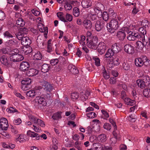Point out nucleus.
<instances>
[{"mask_svg": "<svg viewBox=\"0 0 150 150\" xmlns=\"http://www.w3.org/2000/svg\"><path fill=\"white\" fill-rule=\"evenodd\" d=\"M117 142V138L115 137H113L111 138L110 141V144L113 145L115 144Z\"/></svg>", "mask_w": 150, "mask_h": 150, "instance_id": "nucleus-51", "label": "nucleus"}, {"mask_svg": "<svg viewBox=\"0 0 150 150\" xmlns=\"http://www.w3.org/2000/svg\"><path fill=\"white\" fill-rule=\"evenodd\" d=\"M37 124L40 126L44 127L45 126V124L44 122L42 120L39 119L38 120Z\"/></svg>", "mask_w": 150, "mask_h": 150, "instance_id": "nucleus-59", "label": "nucleus"}, {"mask_svg": "<svg viewBox=\"0 0 150 150\" xmlns=\"http://www.w3.org/2000/svg\"><path fill=\"white\" fill-rule=\"evenodd\" d=\"M98 139L99 142H105L106 140V136L103 134L99 135L98 137Z\"/></svg>", "mask_w": 150, "mask_h": 150, "instance_id": "nucleus-30", "label": "nucleus"}, {"mask_svg": "<svg viewBox=\"0 0 150 150\" xmlns=\"http://www.w3.org/2000/svg\"><path fill=\"white\" fill-rule=\"evenodd\" d=\"M103 127L105 129L110 130L111 129V126L108 123H105Z\"/></svg>", "mask_w": 150, "mask_h": 150, "instance_id": "nucleus-55", "label": "nucleus"}, {"mask_svg": "<svg viewBox=\"0 0 150 150\" xmlns=\"http://www.w3.org/2000/svg\"><path fill=\"white\" fill-rule=\"evenodd\" d=\"M135 64L137 66L141 67L143 65L144 63L141 58H138L135 59Z\"/></svg>", "mask_w": 150, "mask_h": 150, "instance_id": "nucleus-20", "label": "nucleus"}, {"mask_svg": "<svg viewBox=\"0 0 150 150\" xmlns=\"http://www.w3.org/2000/svg\"><path fill=\"white\" fill-rule=\"evenodd\" d=\"M41 66V71L44 73H46L48 72L50 69L49 65L46 64H44Z\"/></svg>", "mask_w": 150, "mask_h": 150, "instance_id": "nucleus-22", "label": "nucleus"}, {"mask_svg": "<svg viewBox=\"0 0 150 150\" xmlns=\"http://www.w3.org/2000/svg\"><path fill=\"white\" fill-rule=\"evenodd\" d=\"M79 94L75 92L71 93V97L74 100L77 99L79 97Z\"/></svg>", "mask_w": 150, "mask_h": 150, "instance_id": "nucleus-43", "label": "nucleus"}, {"mask_svg": "<svg viewBox=\"0 0 150 150\" xmlns=\"http://www.w3.org/2000/svg\"><path fill=\"white\" fill-rule=\"evenodd\" d=\"M30 67L29 63L26 61L22 62L19 66L20 69L22 71H25Z\"/></svg>", "mask_w": 150, "mask_h": 150, "instance_id": "nucleus-9", "label": "nucleus"}, {"mask_svg": "<svg viewBox=\"0 0 150 150\" xmlns=\"http://www.w3.org/2000/svg\"><path fill=\"white\" fill-rule=\"evenodd\" d=\"M139 32L141 33L140 34L141 36L142 37V38H144V39L145 36L144 35L146 34V31L145 29H144L143 27H141L140 28H139ZM144 40H145V39H144Z\"/></svg>", "mask_w": 150, "mask_h": 150, "instance_id": "nucleus-27", "label": "nucleus"}, {"mask_svg": "<svg viewBox=\"0 0 150 150\" xmlns=\"http://www.w3.org/2000/svg\"><path fill=\"white\" fill-rule=\"evenodd\" d=\"M65 17L66 20L69 21H71L72 20V16L70 14H67L66 15Z\"/></svg>", "mask_w": 150, "mask_h": 150, "instance_id": "nucleus-61", "label": "nucleus"}, {"mask_svg": "<svg viewBox=\"0 0 150 150\" xmlns=\"http://www.w3.org/2000/svg\"><path fill=\"white\" fill-rule=\"evenodd\" d=\"M10 47H4L1 50L2 52L4 54H8V52L9 51Z\"/></svg>", "mask_w": 150, "mask_h": 150, "instance_id": "nucleus-64", "label": "nucleus"}, {"mask_svg": "<svg viewBox=\"0 0 150 150\" xmlns=\"http://www.w3.org/2000/svg\"><path fill=\"white\" fill-rule=\"evenodd\" d=\"M81 145L82 144L80 142L77 141L75 143L74 146L78 150H81Z\"/></svg>", "mask_w": 150, "mask_h": 150, "instance_id": "nucleus-37", "label": "nucleus"}, {"mask_svg": "<svg viewBox=\"0 0 150 150\" xmlns=\"http://www.w3.org/2000/svg\"><path fill=\"white\" fill-rule=\"evenodd\" d=\"M136 83L138 86L142 88H144L146 86L144 81L141 79L137 80Z\"/></svg>", "mask_w": 150, "mask_h": 150, "instance_id": "nucleus-24", "label": "nucleus"}, {"mask_svg": "<svg viewBox=\"0 0 150 150\" xmlns=\"http://www.w3.org/2000/svg\"><path fill=\"white\" fill-rule=\"evenodd\" d=\"M33 63V67L37 69L40 68L42 64V60H35Z\"/></svg>", "mask_w": 150, "mask_h": 150, "instance_id": "nucleus-18", "label": "nucleus"}, {"mask_svg": "<svg viewBox=\"0 0 150 150\" xmlns=\"http://www.w3.org/2000/svg\"><path fill=\"white\" fill-rule=\"evenodd\" d=\"M42 55L39 52H38L33 56V58L35 60H41Z\"/></svg>", "mask_w": 150, "mask_h": 150, "instance_id": "nucleus-23", "label": "nucleus"}, {"mask_svg": "<svg viewBox=\"0 0 150 150\" xmlns=\"http://www.w3.org/2000/svg\"><path fill=\"white\" fill-rule=\"evenodd\" d=\"M8 126V122L6 119L2 118L0 119V127L1 129L6 130Z\"/></svg>", "mask_w": 150, "mask_h": 150, "instance_id": "nucleus-6", "label": "nucleus"}, {"mask_svg": "<svg viewBox=\"0 0 150 150\" xmlns=\"http://www.w3.org/2000/svg\"><path fill=\"white\" fill-rule=\"evenodd\" d=\"M128 119L130 121L134 122L135 121L136 116L134 114H132L128 117Z\"/></svg>", "mask_w": 150, "mask_h": 150, "instance_id": "nucleus-44", "label": "nucleus"}, {"mask_svg": "<svg viewBox=\"0 0 150 150\" xmlns=\"http://www.w3.org/2000/svg\"><path fill=\"white\" fill-rule=\"evenodd\" d=\"M35 102L37 105H40L43 106H45L47 104L45 99L42 96H37L35 98Z\"/></svg>", "mask_w": 150, "mask_h": 150, "instance_id": "nucleus-2", "label": "nucleus"}, {"mask_svg": "<svg viewBox=\"0 0 150 150\" xmlns=\"http://www.w3.org/2000/svg\"><path fill=\"white\" fill-rule=\"evenodd\" d=\"M6 110L10 113H12L14 112H17V110L14 108L12 107H10L8 109H6Z\"/></svg>", "mask_w": 150, "mask_h": 150, "instance_id": "nucleus-47", "label": "nucleus"}, {"mask_svg": "<svg viewBox=\"0 0 150 150\" xmlns=\"http://www.w3.org/2000/svg\"><path fill=\"white\" fill-rule=\"evenodd\" d=\"M15 35L17 38L19 40H21V41L22 40H23V37H26L22 33V32H21L19 31L18 32L16 33Z\"/></svg>", "mask_w": 150, "mask_h": 150, "instance_id": "nucleus-31", "label": "nucleus"}, {"mask_svg": "<svg viewBox=\"0 0 150 150\" xmlns=\"http://www.w3.org/2000/svg\"><path fill=\"white\" fill-rule=\"evenodd\" d=\"M16 24L20 26H23L25 24V22L24 21L22 18H18V19L16 20Z\"/></svg>", "mask_w": 150, "mask_h": 150, "instance_id": "nucleus-25", "label": "nucleus"}, {"mask_svg": "<svg viewBox=\"0 0 150 150\" xmlns=\"http://www.w3.org/2000/svg\"><path fill=\"white\" fill-rule=\"evenodd\" d=\"M65 5L64 6V7L65 9L67 10H70L72 8V6H71V4L69 3L67 1L65 3Z\"/></svg>", "mask_w": 150, "mask_h": 150, "instance_id": "nucleus-42", "label": "nucleus"}, {"mask_svg": "<svg viewBox=\"0 0 150 150\" xmlns=\"http://www.w3.org/2000/svg\"><path fill=\"white\" fill-rule=\"evenodd\" d=\"M68 68L69 70L74 74H76L79 72L78 70L74 66L71 65H69Z\"/></svg>", "mask_w": 150, "mask_h": 150, "instance_id": "nucleus-21", "label": "nucleus"}, {"mask_svg": "<svg viewBox=\"0 0 150 150\" xmlns=\"http://www.w3.org/2000/svg\"><path fill=\"white\" fill-rule=\"evenodd\" d=\"M27 134L31 137H36L37 140H39L40 139V136L38 134L30 130H28L27 132ZM40 137L41 138H43L44 139H46L47 138L46 135L45 134H42Z\"/></svg>", "mask_w": 150, "mask_h": 150, "instance_id": "nucleus-5", "label": "nucleus"}, {"mask_svg": "<svg viewBox=\"0 0 150 150\" xmlns=\"http://www.w3.org/2000/svg\"><path fill=\"white\" fill-rule=\"evenodd\" d=\"M61 117L59 113L54 114L52 117V118L54 120H57L59 118Z\"/></svg>", "mask_w": 150, "mask_h": 150, "instance_id": "nucleus-56", "label": "nucleus"}, {"mask_svg": "<svg viewBox=\"0 0 150 150\" xmlns=\"http://www.w3.org/2000/svg\"><path fill=\"white\" fill-rule=\"evenodd\" d=\"M10 59L11 61L17 62L22 61L24 57L22 55L18 53L11 55Z\"/></svg>", "mask_w": 150, "mask_h": 150, "instance_id": "nucleus-3", "label": "nucleus"}, {"mask_svg": "<svg viewBox=\"0 0 150 150\" xmlns=\"http://www.w3.org/2000/svg\"><path fill=\"white\" fill-rule=\"evenodd\" d=\"M125 99L127 100V104L128 105H132L135 103V102L134 100H131L129 98H125Z\"/></svg>", "mask_w": 150, "mask_h": 150, "instance_id": "nucleus-40", "label": "nucleus"}, {"mask_svg": "<svg viewBox=\"0 0 150 150\" xmlns=\"http://www.w3.org/2000/svg\"><path fill=\"white\" fill-rule=\"evenodd\" d=\"M110 16L107 12H104L102 14V18L104 21H106L109 19Z\"/></svg>", "mask_w": 150, "mask_h": 150, "instance_id": "nucleus-36", "label": "nucleus"}, {"mask_svg": "<svg viewBox=\"0 0 150 150\" xmlns=\"http://www.w3.org/2000/svg\"><path fill=\"white\" fill-rule=\"evenodd\" d=\"M98 40L97 37L96 36H94L92 40H90L89 42H87V46L88 47L89 46L94 47L96 46L97 44Z\"/></svg>", "mask_w": 150, "mask_h": 150, "instance_id": "nucleus-10", "label": "nucleus"}, {"mask_svg": "<svg viewBox=\"0 0 150 150\" xmlns=\"http://www.w3.org/2000/svg\"><path fill=\"white\" fill-rule=\"evenodd\" d=\"M73 13L75 17L78 16L79 15V9L77 7L74 8L73 10Z\"/></svg>", "mask_w": 150, "mask_h": 150, "instance_id": "nucleus-38", "label": "nucleus"}, {"mask_svg": "<svg viewBox=\"0 0 150 150\" xmlns=\"http://www.w3.org/2000/svg\"><path fill=\"white\" fill-rule=\"evenodd\" d=\"M123 46V43L122 42H119L114 43L112 45V47H119Z\"/></svg>", "mask_w": 150, "mask_h": 150, "instance_id": "nucleus-57", "label": "nucleus"}, {"mask_svg": "<svg viewBox=\"0 0 150 150\" xmlns=\"http://www.w3.org/2000/svg\"><path fill=\"white\" fill-rule=\"evenodd\" d=\"M143 94L146 97L148 98L150 97V89H145L143 92Z\"/></svg>", "mask_w": 150, "mask_h": 150, "instance_id": "nucleus-35", "label": "nucleus"}, {"mask_svg": "<svg viewBox=\"0 0 150 150\" xmlns=\"http://www.w3.org/2000/svg\"><path fill=\"white\" fill-rule=\"evenodd\" d=\"M58 62V60L57 59H53L50 61L51 64L52 66L56 65Z\"/></svg>", "mask_w": 150, "mask_h": 150, "instance_id": "nucleus-46", "label": "nucleus"}, {"mask_svg": "<svg viewBox=\"0 0 150 150\" xmlns=\"http://www.w3.org/2000/svg\"><path fill=\"white\" fill-rule=\"evenodd\" d=\"M19 31L21 32H22L23 34L25 35L26 33L28 32V30L27 28L24 27L21 28Z\"/></svg>", "mask_w": 150, "mask_h": 150, "instance_id": "nucleus-52", "label": "nucleus"}, {"mask_svg": "<svg viewBox=\"0 0 150 150\" xmlns=\"http://www.w3.org/2000/svg\"><path fill=\"white\" fill-rule=\"evenodd\" d=\"M14 44H15L14 42L12 40H9L6 42V45L8 47L11 46Z\"/></svg>", "mask_w": 150, "mask_h": 150, "instance_id": "nucleus-49", "label": "nucleus"}, {"mask_svg": "<svg viewBox=\"0 0 150 150\" xmlns=\"http://www.w3.org/2000/svg\"><path fill=\"white\" fill-rule=\"evenodd\" d=\"M22 51V53H23L25 54H28L31 53L33 50L32 47H23L21 49Z\"/></svg>", "mask_w": 150, "mask_h": 150, "instance_id": "nucleus-19", "label": "nucleus"}, {"mask_svg": "<svg viewBox=\"0 0 150 150\" xmlns=\"http://www.w3.org/2000/svg\"><path fill=\"white\" fill-rule=\"evenodd\" d=\"M5 18V15L4 12L0 10V20H4Z\"/></svg>", "mask_w": 150, "mask_h": 150, "instance_id": "nucleus-60", "label": "nucleus"}, {"mask_svg": "<svg viewBox=\"0 0 150 150\" xmlns=\"http://www.w3.org/2000/svg\"><path fill=\"white\" fill-rule=\"evenodd\" d=\"M117 36L120 40H124L126 36V33L125 31L122 29V30L118 31Z\"/></svg>", "mask_w": 150, "mask_h": 150, "instance_id": "nucleus-13", "label": "nucleus"}, {"mask_svg": "<svg viewBox=\"0 0 150 150\" xmlns=\"http://www.w3.org/2000/svg\"><path fill=\"white\" fill-rule=\"evenodd\" d=\"M108 14L109 15L110 18L111 17H113V18L115 17L116 16V14L114 12V11L112 10V8H110L109 9Z\"/></svg>", "mask_w": 150, "mask_h": 150, "instance_id": "nucleus-41", "label": "nucleus"}, {"mask_svg": "<svg viewBox=\"0 0 150 150\" xmlns=\"http://www.w3.org/2000/svg\"><path fill=\"white\" fill-rule=\"evenodd\" d=\"M106 23L105 21L101 19L97 21L95 24V28L96 31H100L105 25Z\"/></svg>", "mask_w": 150, "mask_h": 150, "instance_id": "nucleus-4", "label": "nucleus"}, {"mask_svg": "<svg viewBox=\"0 0 150 150\" xmlns=\"http://www.w3.org/2000/svg\"><path fill=\"white\" fill-rule=\"evenodd\" d=\"M29 118L30 120L33 122L34 124H36L37 123L38 120L39 119L38 118L36 117L33 115H30V116Z\"/></svg>", "mask_w": 150, "mask_h": 150, "instance_id": "nucleus-39", "label": "nucleus"}, {"mask_svg": "<svg viewBox=\"0 0 150 150\" xmlns=\"http://www.w3.org/2000/svg\"><path fill=\"white\" fill-rule=\"evenodd\" d=\"M82 7L84 8H88L91 6V3L89 0H83L81 2Z\"/></svg>", "mask_w": 150, "mask_h": 150, "instance_id": "nucleus-16", "label": "nucleus"}, {"mask_svg": "<svg viewBox=\"0 0 150 150\" xmlns=\"http://www.w3.org/2000/svg\"><path fill=\"white\" fill-rule=\"evenodd\" d=\"M32 81L31 79L29 78H26L22 81L21 83L22 84L27 85H29Z\"/></svg>", "mask_w": 150, "mask_h": 150, "instance_id": "nucleus-26", "label": "nucleus"}, {"mask_svg": "<svg viewBox=\"0 0 150 150\" xmlns=\"http://www.w3.org/2000/svg\"><path fill=\"white\" fill-rule=\"evenodd\" d=\"M104 69L103 72V76L105 79H108L110 78L109 75L106 72L105 69Z\"/></svg>", "mask_w": 150, "mask_h": 150, "instance_id": "nucleus-45", "label": "nucleus"}, {"mask_svg": "<svg viewBox=\"0 0 150 150\" xmlns=\"http://www.w3.org/2000/svg\"><path fill=\"white\" fill-rule=\"evenodd\" d=\"M93 59L94 61L95 64L97 67L100 66V60L99 59L96 57H93Z\"/></svg>", "mask_w": 150, "mask_h": 150, "instance_id": "nucleus-34", "label": "nucleus"}, {"mask_svg": "<svg viewBox=\"0 0 150 150\" xmlns=\"http://www.w3.org/2000/svg\"><path fill=\"white\" fill-rule=\"evenodd\" d=\"M112 148L110 146H102V150H112Z\"/></svg>", "mask_w": 150, "mask_h": 150, "instance_id": "nucleus-63", "label": "nucleus"}, {"mask_svg": "<svg viewBox=\"0 0 150 150\" xmlns=\"http://www.w3.org/2000/svg\"><path fill=\"white\" fill-rule=\"evenodd\" d=\"M124 50L125 52L129 54H132L135 52L134 47H125Z\"/></svg>", "mask_w": 150, "mask_h": 150, "instance_id": "nucleus-28", "label": "nucleus"}, {"mask_svg": "<svg viewBox=\"0 0 150 150\" xmlns=\"http://www.w3.org/2000/svg\"><path fill=\"white\" fill-rule=\"evenodd\" d=\"M111 49H109L108 50L107 53L105 54V58H109L110 59L112 58V56L114 55L115 52L114 50H113L114 48Z\"/></svg>", "mask_w": 150, "mask_h": 150, "instance_id": "nucleus-15", "label": "nucleus"}, {"mask_svg": "<svg viewBox=\"0 0 150 150\" xmlns=\"http://www.w3.org/2000/svg\"><path fill=\"white\" fill-rule=\"evenodd\" d=\"M95 145L97 146L95 147V150H102V145L99 143H97Z\"/></svg>", "mask_w": 150, "mask_h": 150, "instance_id": "nucleus-53", "label": "nucleus"}, {"mask_svg": "<svg viewBox=\"0 0 150 150\" xmlns=\"http://www.w3.org/2000/svg\"><path fill=\"white\" fill-rule=\"evenodd\" d=\"M110 62H112V64H114L116 65H118L120 64V62H119V59L117 58L113 59V57L112 58L110 59Z\"/></svg>", "mask_w": 150, "mask_h": 150, "instance_id": "nucleus-32", "label": "nucleus"}, {"mask_svg": "<svg viewBox=\"0 0 150 150\" xmlns=\"http://www.w3.org/2000/svg\"><path fill=\"white\" fill-rule=\"evenodd\" d=\"M2 136L5 137L7 138H9L11 137V136L7 132L4 131L1 134Z\"/></svg>", "mask_w": 150, "mask_h": 150, "instance_id": "nucleus-62", "label": "nucleus"}, {"mask_svg": "<svg viewBox=\"0 0 150 150\" xmlns=\"http://www.w3.org/2000/svg\"><path fill=\"white\" fill-rule=\"evenodd\" d=\"M8 59L6 56L5 55L2 56L0 58V61L2 64L7 66L8 65Z\"/></svg>", "mask_w": 150, "mask_h": 150, "instance_id": "nucleus-17", "label": "nucleus"}, {"mask_svg": "<svg viewBox=\"0 0 150 150\" xmlns=\"http://www.w3.org/2000/svg\"><path fill=\"white\" fill-rule=\"evenodd\" d=\"M38 27L40 32L44 33V37L46 38L48 32V28L47 27H45V26L42 23L38 25Z\"/></svg>", "mask_w": 150, "mask_h": 150, "instance_id": "nucleus-7", "label": "nucleus"}, {"mask_svg": "<svg viewBox=\"0 0 150 150\" xmlns=\"http://www.w3.org/2000/svg\"><path fill=\"white\" fill-rule=\"evenodd\" d=\"M42 88L47 92H50L53 89V87L48 82L45 81L42 83Z\"/></svg>", "mask_w": 150, "mask_h": 150, "instance_id": "nucleus-8", "label": "nucleus"}, {"mask_svg": "<svg viewBox=\"0 0 150 150\" xmlns=\"http://www.w3.org/2000/svg\"><path fill=\"white\" fill-rule=\"evenodd\" d=\"M31 43V40L26 36L24 37L23 40H22L21 41V44L25 47L28 46V47H30L29 45Z\"/></svg>", "mask_w": 150, "mask_h": 150, "instance_id": "nucleus-12", "label": "nucleus"}, {"mask_svg": "<svg viewBox=\"0 0 150 150\" xmlns=\"http://www.w3.org/2000/svg\"><path fill=\"white\" fill-rule=\"evenodd\" d=\"M36 92L33 90H30L27 91L26 95L28 97H34L36 95Z\"/></svg>", "mask_w": 150, "mask_h": 150, "instance_id": "nucleus-33", "label": "nucleus"}, {"mask_svg": "<svg viewBox=\"0 0 150 150\" xmlns=\"http://www.w3.org/2000/svg\"><path fill=\"white\" fill-rule=\"evenodd\" d=\"M86 40V38L84 36H82L81 37V39L79 41V43L82 45L83 46H84V44H85V42H84Z\"/></svg>", "mask_w": 150, "mask_h": 150, "instance_id": "nucleus-48", "label": "nucleus"}, {"mask_svg": "<svg viewBox=\"0 0 150 150\" xmlns=\"http://www.w3.org/2000/svg\"><path fill=\"white\" fill-rule=\"evenodd\" d=\"M83 25L87 29H91L92 26L91 21L88 20H85L83 21Z\"/></svg>", "mask_w": 150, "mask_h": 150, "instance_id": "nucleus-14", "label": "nucleus"}, {"mask_svg": "<svg viewBox=\"0 0 150 150\" xmlns=\"http://www.w3.org/2000/svg\"><path fill=\"white\" fill-rule=\"evenodd\" d=\"M22 122L21 119L18 118L17 119L13 121V123L16 125H20Z\"/></svg>", "mask_w": 150, "mask_h": 150, "instance_id": "nucleus-50", "label": "nucleus"}, {"mask_svg": "<svg viewBox=\"0 0 150 150\" xmlns=\"http://www.w3.org/2000/svg\"><path fill=\"white\" fill-rule=\"evenodd\" d=\"M4 35L5 37L12 38L13 36L8 31H6L4 33Z\"/></svg>", "mask_w": 150, "mask_h": 150, "instance_id": "nucleus-54", "label": "nucleus"}, {"mask_svg": "<svg viewBox=\"0 0 150 150\" xmlns=\"http://www.w3.org/2000/svg\"><path fill=\"white\" fill-rule=\"evenodd\" d=\"M38 73V71L36 69H31L27 70L26 74L30 76H33L36 75Z\"/></svg>", "mask_w": 150, "mask_h": 150, "instance_id": "nucleus-11", "label": "nucleus"}, {"mask_svg": "<svg viewBox=\"0 0 150 150\" xmlns=\"http://www.w3.org/2000/svg\"><path fill=\"white\" fill-rule=\"evenodd\" d=\"M19 52V50L16 48L12 49L11 47H10L9 51L8 52V54L11 55L16 54H18Z\"/></svg>", "mask_w": 150, "mask_h": 150, "instance_id": "nucleus-29", "label": "nucleus"}, {"mask_svg": "<svg viewBox=\"0 0 150 150\" xmlns=\"http://www.w3.org/2000/svg\"><path fill=\"white\" fill-rule=\"evenodd\" d=\"M101 112L104 116V118L106 119L109 117V115L108 113L104 110H101Z\"/></svg>", "mask_w": 150, "mask_h": 150, "instance_id": "nucleus-58", "label": "nucleus"}, {"mask_svg": "<svg viewBox=\"0 0 150 150\" xmlns=\"http://www.w3.org/2000/svg\"><path fill=\"white\" fill-rule=\"evenodd\" d=\"M107 27L108 31L112 33H113L119 28L118 22L117 19H112L107 24Z\"/></svg>", "mask_w": 150, "mask_h": 150, "instance_id": "nucleus-1", "label": "nucleus"}]
</instances>
